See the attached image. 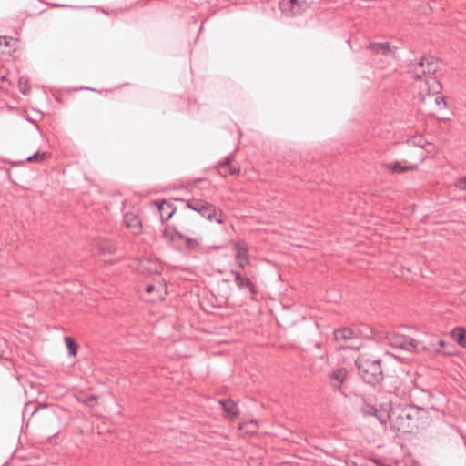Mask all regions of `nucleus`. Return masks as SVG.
Here are the masks:
<instances>
[{
    "label": "nucleus",
    "instance_id": "f257e3e1",
    "mask_svg": "<svg viewBox=\"0 0 466 466\" xmlns=\"http://www.w3.org/2000/svg\"><path fill=\"white\" fill-rule=\"evenodd\" d=\"M387 406H390V414L380 420H389L391 428L402 433H411L417 430L419 421L426 414L423 408L415 405H404L389 400Z\"/></svg>",
    "mask_w": 466,
    "mask_h": 466
},
{
    "label": "nucleus",
    "instance_id": "f03ea898",
    "mask_svg": "<svg viewBox=\"0 0 466 466\" xmlns=\"http://www.w3.org/2000/svg\"><path fill=\"white\" fill-rule=\"evenodd\" d=\"M355 364L359 374L366 383L375 386L383 380L380 359L369 354H361L356 359Z\"/></svg>",
    "mask_w": 466,
    "mask_h": 466
},
{
    "label": "nucleus",
    "instance_id": "7ed1b4c3",
    "mask_svg": "<svg viewBox=\"0 0 466 466\" xmlns=\"http://www.w3.org/2000/svg\"><path fill=\"white\" fill-rule=\"evenodd\" d=\"M176 200L185 203V208L191 209V210L198 213L204 218H207L210 221L215 219L218 224H222L224 222L222 214L219 215V218H216V216H217L216 207L213 204L208 203V201H206L204 199L191 198V199L185 200L182 198H176Z\"/></svg>",
    "mask_w": 466,
    "mask_h": 466
},
{
    "label": "nucleus",
    "instance_id": "20e7f679",
    "mask_svg": "<svg viewBox=\"0 0 466 466\" xmlns=\"http://www.w3.org/2000/svg\"><path fill=\"white\" fill-rule=\"evenodd\" d=\"M440 61L432 56H424L419 61L411 62L410 65V73L416 80H421L423 77L435 74L439 70Z\"/></svg>",
    "mask_w": 466,
    "mask_h": 466
},
{
    "label": "nucleus",
    "instance_id": "39448f33",
    "mask_svg": "<svg viewBox=\"0 0 466 466\" xmlns=\"http://www.w3.org/2000/svg\"><path fill=\"white\" fill-rule=\"evenodd\" d=\"M386 339L389 345L392 348L404 350L410 352H415L418 349V341L410 337L397 334V333H388L386 336Z\"/></svg>",
    "mask_w": 466,
    "mask_h": 466
},
{
    "label": "nucleus",
    "instance_id": "423d86ee",
    "mask_svg": "<svg viewBox=\"0 0 466 466\" xmlns=\"http://www.w3.org/2000/svg\"><path fill=\"white\" fill-rule=\"evenodd\" d=\"M311 2L309 0H281L279 8L283 15L295 16L302 14L309 8Z\"/></svg>",
    "mask_w": 466,
    "mask_h": 466
},
{
    "label": "nucleus",
    "instance_id": "0eeeda50",
    "mask_svg": "<svg viewBox=\"0 0 466 466\" xmlns=\"http://www.w3.org/2000/svg\"><path fill=\"white\" fill-rule=\"evenodd\" d=\"M230 274L234 277V281L237 287L244 291L246 295L250 296V298H254L257 294V287L255 283L248 277L243 276L240 272L237 270H230Z\"/></svg>",
    "mask_w": 466,
    "mask_h": 466
},
{
    "label": "nucleus",
    "instance_id": "6e6552de",
    "mask_svg": "<svg viewBox=\"0 0 466 466\" xmlns=\"http://www.w3.org/2000/svg\"><path fill=\"white\" fill-rule=\"evenodd\" d=\"M367 48L374 55H381L386 59H397L396 52L398 48L391 46L388 42L382 43H370Z\"/></svg>",
    "mask_w": 466,
    "mask_h": 466
},
{
    "label": "nucleus",
    "instance_id": "1a4fd4ad",
    "mask_svg": "<svg viewBox=\"0 0 466 466\" xmlns=\"http://www.w3.org/2000/svg\"><path fill=\"white\" fill-rule=\"evenodd\" d=\"M234 250L236 252L235 260L237 265L239 268H244L247 265L249 264L248 246L245 242L238 241L234 244Z\"/></svg>",
    "mask_w": 466,
    "mask_h": 466
},
{
    "label": "nucleus",
    "instance_id": "9d476101",
    "mask_svg": "<svg viewBox=\"0 0 466 466\" xmlns=\"http://www.w3.org/2000/svg\"><path fill=\"white\" fill-rule=\"evenodd\" d=\"M154 205L157 207L160 219L162 223L167 222L176 212L177 208L172 202L162 200L160 202H154Z\"/></svg>",
    "mask_w": 466,
    "mask_h": 466
},
{
    "label": "nucleus",
    "instance_id": "9b49d317",
    "mask_svg": "<svg viewBox=\"0 0 466 466\" xmlns=\"http://www.w3.org/2000/svg\"><path fill=\"white\" fill-rule=\"evenodd\" d=\"M348 377V371L345 368H339L334 370L329 375L330 385L336 391L341 390V386Z\"/></svg>",
    "mask_w": 466,
    "mask_h": 466
},
{
    "label": "nucleus",
    "instance_id": "f8f14e48",
    "mask_svg": "<svg viewBox=\"0 0 466 466\" xmlns=\"http://www.w3.org/2000/svg\"><path fill=\"white\" fill-rule=\"evenodd\" d=\"M334 339L336 341H346L351 340L358 338L357 331L355 330V327L353 328H341L335 329L333 332Z\"/></svg>",
    "mask_w": 466,
    "mask_h": 466
},
{
    "label": "nucleus",
    "instance_id": "ddd939ff",
    "mask_svg": "<svg viewBox=\"0 0 466 466\" xmlns=\"http://www.w3.org/2000/svg\"><path fill=\"white\" fill-rule=\"evenodd\" d=\"M219 403L222 407L226 418L234 420L238 415V405L231 400H220Z\"/></svg>",
    "mask_w": 466,
    "mask_h": 466
},
{
    "label": "nucleus",
    "instance_id": "4468645a",
    "mask_svg": "<svg viewBox=\"0 0 466 466\" xmlns=\"http://www.w3.org/2000/svg\"><path fill=\"white\" fill-rule=\"evenodd\" d=\"M124 221L132 233L139 234L141 232V221L136 215L132 213L126 214Z\"/></svg>",
    "mask_w": 466,
    "mask_h": 466
},
{
    "label": "nucleus",
    "instance_id": "2eb2a0df",
    "mask_svg": "<svg viewBox=\"0 0 466 466\" xmlns=\"http://www.w3.org/2000/svg\"><path fill=\"white\" fill-rule=\"evenodd\" d=\"M388 401L380 405L381 409L371 408L369 414L375 416L381 424H386L389 420H381L383 416L390 414V406H387Z\"/></svg>",
    "mask_w": 466,
    "mask_h": 466
},
{
    "label": "nucleus",
    "instance_id": "dca6fc26",
    "mask_svg": "<svg viewBox=\"0 0 466 466\" xmlns=\"http://www.w3.org/2000/svg\"><path fill=\"white\" fill-rule=\"evenodd\" d=\"M176 236L186 243V247L189 249L195 250L200 245V240L197 238H190L179 231L175 232Z\"/></svg>",
    "mask_w": 466,
    "mask_h": 466
},
{
    "label": "nucleus",
    "instance_id": "f3484780",
    "mask_svg": "<svg viewBox=\"0 0 466 466\" xmlns=\"http://www.w3.org/2000/svg\"><path fill=\"white\" fill-rule=\"evenodd\" d=\"M12 85V81L9 78L8 70L0 65V89L4 92H7Z\"/></svg>",
    "mask_w": 466,
    "mask_h": 466
},
{
    "label": "nucleus",
    "instance_id": "a211bd4d",
    "mask_svg": "<svg viewBox=\"0 0 466 466\" xmlns=\"http://www.w3.org/2000/svg\"><path fill=\"white\" fill-rule=\"evenodd\" d=\"M385 168L392 171L393 173H404L410 170L416 169L415 165L402 166L398 162H390L384 165Z\"/></svg>",
    "mask_w": 466,
    "mask_h": 466
},
{
    "label": "nucleus",
    "instance_id": "6ab92c4d",
    "mask_svg": "<svg viewBox=\"0 0 466 466\" xmlns=\"http://www.w3.org/2000/svg\"><path fill=\"white\" fill-rule=\"evenodd\" d=\"M451 337L461 347L466 348V329L462 327H457L452 329Z\"/></svg>",
    "mask_w": 466,
    "mask_h": 466
},
{
    "label": "nucleus",
    "instance_id": "aec40b11",
    "mask_svg": "<svg viewBox=\"0 0 466 466\" xmlns=\"http://www.w3.org/2000/svg\"><path fill=\"white\" fill-rule=\"evenodd\" d=\"M426 85L428 86V91L429 93L432 95H438L441 93L442 89V86L439 80H437L435 77H432L429 76L426 77Z\"/></svg>",
    "mask_w": 466,
    "mask_h": 466
},
{
    "label": "nucleus",
    "instance_id": "412c9836",
    "mask_svg": "<svg viewBox=\"0 0 466 466\" xmlns=\"http://www.w3.org/2000/svg\"><path fill=\"white\" fill-rule=\"evenodd\" d=\"M97 248L100 254H113L116 251V246L111 240H101L97 242Z\"/></svg>",
    "mask_w": 466,
    "mask_h": 466
},
{
    "label": "nucleus",
    "instance_id": "4be33fe9",
    "mask_svg": "<svg viewBox=\"0 0 466 466\" xmlns=\"http://www.w3.org/2000/svg\"><path fill=\"white\" fill-rule=\"evenodd\" d=\"M355 327V330L357 331L358 338L362 337L366 339H371L373 336L372 329L366 324H360Z\"/></svg>",
    "mask_w": 466,
    "mask_h": 466
},
{
    "label": "nucleus",
    "instance_id": "5701e85b",
    "mask_svg": "<svg viewBox=\"0 0 466 466\" xmlns=\"http://www.w3.org/2000/svg\"><path fill=\"white\" fill-rule=\"evenodd\" d=\"M195 220V218L189 214H185L181 218V228L186 231L190 233H195V224L192 221Z\"/></svg>",
    "mask_w": 466,
    "mask_h": 466
},
{
    "label": "nucleus",
    "instance_id": "b1692460",
    "mask_svg": "<svg viewBox=\"0 0 466 466\" xmlns=\"http://www.w3.org/2000/svg\"><path fill=\"white\" fill-rule=\"evenodd\" d=\"M65 343L66 345V348L68 350V353L71 356H75L77 353L78 346L75 341H73L70 338L65 337L64 338Z\"/></svg>",
    "mask_w": 466,
    "mask_h": 466
},
{
    "label": "nucleus",
    "instance_id": "393cba45",
    "mask_svg": "<svg viewBox=\"0 0 466 466\" xmlns=\"http://www.w3.org/2000/svg\"><path fill=\"white\" fill-rule=\"evenodd\" d=\"M234 160V155L231 154L225 157V159L218 163V169L220 174H222V169L225 167H228L231 166L232 161Z\"/></svg>",
    "mask_w": 466,
    "mask_h": 466
},
{
    "label": "nucleus",
    "instance_id": "a878e982",
    "mask_svg": "<svg viewBox=\"0 0 466 466\" xmlns=\"http://www.w3.org/2000/svg\"><path fill=\"white\" fill-rule=\"evenodd\" d=\"M46 157V152L37 151L35 154H33L32 156L28 157L26 158V161L27 162H40V161L45 160Z\"/></svg>",
    "mask_w": 466,
    "mask_h": 466
},
{
    "label": "nucleus",
    "instance_id": "bb28decb",
    "mask_svg": "<svg viewBox=\"0 0 466 466\" xmlns=\"http://www.w3.org/2000/svg\"><path fill=\"white\" fill-rule=\"evenodd\" d=\"M18 86H19V89H20L21 93H23L24 95H26L27 92L29 91V86L27 85V81L24 80V78L21 77L18 80Z\"/></svg>",
    "mask_w": 466,
    "mask_h": 466
},
{
    "label": "nucleus",
    "instance_id": "cd10ccee",
    "mask_svg": "<svg viewBox=\"0 0 466 466\" xmlns=\"http://www.w3.org/2000/svg\"><path fill=\"white\" fill-rule=\"evenodd\" d=\"M434 102H435L436 106L439 107V109H443V108H446V106H447L445 98L443 96H436L434 97Z\"/></svg>",
    "mask_w": 466,
    "mask_h": 466
},
{
    "label": "nucleus",
    "instance_id": "c85d7f7f",
    "mask_svg": "<svg viewBox=\"0 0 466 466\" xmlns=\"http://www.w3.org/2000/svg\"><path fill=\"white\" fill-rule=\"evenodd\" d=\"M455 187L458 189L466 191V177H459L455 181Z\"/></svg>",
    "mask_w": 466,
    "mask_h": 466
},
{
    "label": "nucleus",
    "instance_id": "c756f323",
    "mask_svg": "<svg viewBox=\"0 0 466 466\" xmlns=\"http://www.w3.org/2000/svg\"><path fill=\"white\" fill-rule=\"evenodd\" d=\"M2 46H8L9 39L6 36H0V47Z\"/></svg>",
    "mask_w": 466,
    "mask_h": 466
},
{
    "label": "nucleus",
    "instance_id": "7c9ffc66",
    "mask_svg": "<svg viewBox=\"0 0 466 466\" xmlns=\"http://www.w3.org/2000/svg\"><path fill=\"white\" fill-rule=\"evenodd\" d=\"M228 169H229V174L230 175H238L239 174L240 172V168L239 167H228Z\"/></svg>",
    "mask_w": 466,
    "mask_h": 466
},
{
    "label": "nucleus",
    "instance_id": "2f4dec72",
    "mask_svg": "<svg viewBox=\"0 0 466 466\" xmlns=\"http://www.w3.org/2000/svg\"><path fill=\"white\" fill-rule=\"evenodd\" d=\"M155 287L153 285H147L146 288V291L147 293H151L154 290Z\"/></svg>",
    "mask_w": 466,
    "mask_h": 466
},
{
    "label": "nucleus",
    "instance_id": "473e14b6",
    "mask_svg": "<svg viewBox=\"0 0 466 466\" xmlns=\"http://www.w3.org/2000/svg\"><path fill=\"white\" fill-rule=\"evenodd\" d=\"M421 392L427 396L428 399H431V393L428 390H421Z\"/></svg>",
    "mask_w": 466,
    "mask_h": 466
},
{
    "label": "nucleus",
    "instance_id": "72a5a7b5",
    "mask_svg": "<svg viewBox=\"0 0 466 466\" xmlns=\"http://www.w3.org/2000/svg\"><path fill=\"white\" fill-rule=\"evenodd\" d=\"M163 237H164L165 238H167V237H168V231H167V229H165V230L163 231Z\"/></svg>",
    "mask_w": 466,
    "mask_h": 466
},
{
    "label": "nucleus",
    "instance_id": "f704fd0d",
    "mask_svg": "<svg viewBox=\"0 0 466 466\" xmlns=\"http://www.w3.org/2000/svg\"><path fill=\"white\" fill-rule=\"evenodd\" d=\"M346 466H357L356 463L352 462V461H346Z\"/></svg>",
    "mask_w": 466,
    "mask_h": 466
},
{
    "label": "nucleus",
    "instance_id": "c9c22d12",
    "mask_svg": "<svg viewBox=\"0 0 466 466\" xmlns=\"http://www.w3.org/2000/svg\"><path fill=\"white\" fill-rule=\"evenodd\" d=\"M96 398L92 396L90 399H88V400L86 401V403H88L89 401H93V400H96Z\"/></svg>",
    "mask_w": 466,
    "mask_h": 466
},
{
    "label": "nucleus",
    "instance_id": "e433bc0d",
    "mask_svg": "<svg viewBox=\"0 0 466 466\" xmlns=\"http://www.w3.org/2000/svg\"><path fill=\"white\" fill-rule=\"evenodd\" d=\"M439 344H440V346L443 347L444 346V341L443 340H440Z\"/></svg>",
    "mask_w": 466,
    "mask_h": 466
},
{
    "label": "nucleus",
    "instance_id": "4c0bfd02",
    "mask_svg": "<svg viewBox=\"0 0 466 466\" xmlns=\"http://www.w3.org/2000/svg\"><path fill=\"white\" fill-rule=\"evenodd\" d=\"M351 349H359V346H350Z\"/></svg>",
    "mask_w": 466,
    "mask_h": 466
},
{
    "label": "nucleus",
    "instance_id": "58836bf2",
    "mask_svg": "<svg viewBox=\"0 0 466 466\" xmlns=\"http://www.w3.org/2000/svg\"><path fill=\"white\" fill-rule=\"evenodd\" d=\"M55 6L59 7V6H64V5H55Z\"/></svg>",
    "mask_w": 466,
    "mask_h": 466
}]
</instances>
